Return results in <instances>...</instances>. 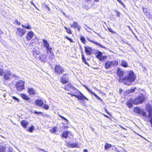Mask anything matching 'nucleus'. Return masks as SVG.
Returning <instances> with one entry per match:
<instances>
[{
	"mask_svg": "<svg viewBox=\"0 0 152 152\" xmlns=\"http://www.w3.org/2000/svg\"><path fill=\"white\" fill-rule=\"evenodd\" d=\"M57 127H54L51 128L50 131L51 133H54L57 131Z\"/></svg>",
	"mask_w": 152,
	"mask_h": 152,
	"instance_id": "2f4dec72",
	"label": "nucleus"
},
{
	"mask_svg": "<svg viewBox=\"0 0 152 152\" xmlns=\"http://www.w3.org/2000/svg\"><path fill=\"white\" fill-rule=\"evenodd\" d=\"M69 148H79L80 147V145L78 144L77 142H75L73 143H69L67 144Z\"/></svg>",
	"mask_w": 152,
	"mask_h": 152,
	"instance_id": "f3484780",
	"label": "nucleus"
},
{
	"mask_svg": "<svg viewBox=\"0 0 152 152\" xmlns=\"http://www.w3.org/2000/svg\"><path fill=\"white\" fill-rule=\"evenodd\" d=\"M4 80H9L11 79L10 77L12 75L10 70H7L4 73Z\"/></svg>",
	"mask_w": 152,
	"mask_h": 152,
	"instance_id": "1a4fd4ad",
	"label": "nucleus"
},
{
	"mask_svg": "<svg viewBox=\"0 0 152 152\" xmlns=\"http://www.w3.org/2000/svg\"><path fill=\"white\" fill-rule=\"evenodd\" d=\"M82 59L83 60V61L86 64H87V63L86 62V59L85 58V57H84V56L82 54Z\"/></svg>",
	"mask_w": 152,
	"mask_h": 152,
	"instance_id": "a19ab883",
	"label": "nucleus"
},
{
	"mask_svg": "<svg viewBox=\"0 0 152 152\" xmlns=\"http://www.w3.org/2000/svg\"><path fill=\"white\" fill-rule=\"evenodd\" d=\"M118 64V62L116 61H107L105 64V67L106 69H108L113 66H116Z\"/></svg>",
	"mask_w": 152,
	"mask_h": 152,
	"instance_id": "20e7f679",
	"label": "nucleus"
},
{
	"mask_svg": "<svg viewBox=\"0 0 152 152\" xmlns=\"http://www.w3.org/2000/svg\"><path fill=\"white\" fill-rule=\"evenodd\" d=\"M62 14H63V15H64L65 16V15H66L65 13L64 12H62Z\"/></svg>",
	"mask_w": 152,
	"mask_h": 152,
	"instance_id": "0e129e2a",
	"label": "nucleus"
},
{
	"mask_svg": "<svg viewBox=\"0 0 152 152\" xmlns=\"http://www.w3.org/2000/svg\"><path fill=\"white\" fill-rule=\"evenodd\" d=\"M43 102L41 100H36L35 102V104L39 106L42 107L43 104Z\"/></svg>",
	"mask_w": 152,
	"mask_h": 152,
	"instance_id": "412c9836",
	"label": "nucleus"
},
{
	"mask_svg": "<svg viewBox=\"0 0 152 152\" xmlns=\"http://www.w3.org/2000/svg\"><path fill=\"white\" fill-rule=\"evenodd\" d=\"M128 28H129V29L131 31H132V30L131 29L130 27L129 26H128Z\"/></svg>",
	"mask_w": 152,
	"mask_h": 152,
	"instance_id": "680f3d73",
	"label": "nucleus"
},
{
	"mask_svg": "<svg viewBox=\"0 0 152 152\" xmlns=\"http://www.w3.org/2000/svg\"><path fill=\"white\" fill-rule=\"evenodd\" d=\"M122 91V90L121 89H120V93H121Z\"/></svg>",
	"mask_w": 152,
	"mask_h": 152,
	"instance_id": "69168bd1",
	"label": "nucleus"
},
{
	"mask_svg": "<svg viewBox=\"0 0 152 152\" xmlns=\"http://www.w3.org/2000/svg\"><path fill=\"white\" fill-rule=\"evenodd\" d=\"M55 72L57 74H61L64 72V69L60 66L57 65L55 67Z\"/></svg>",
	"mask_w": 152,
	"mask_h": 152,
	"instance_id": "9d476101",
	"label": "nucleus"
},
{
	"mask_svg": "<svg viewBox=\"0 0 152 152\" xmlns=\"http://www.w3.org/2000/svg\"><path fill=\"white\" fill-rule=\"evenodd\" d=\"M104 115L106 117H107V118H108V116H107L106 115H104Z\"/></svg>",
	"mask_w": 152,
	"mask_h": 152,
	"instance_id": "338daca9",
	"label": "nucleus"
},
{
	"mask_svg": "<svg viewBox=\"0 0 152 152\" xmlns=\"http://www.w3.org/2000/svg\"><path fill=\"white\" fill-rule=\"evenodd\" d=\"M42 107L46 110H48L49 108V106L47 104H43Z\"/></svg>",
	"mask_w": 152,
	"mask_h": 152,
	"instance_id": "f704fd0d",
	"label": "nucleus"
},
{
	"mask_svg": "<svg viewBox=\"0 0 152 152\" xmlns=\"http://www.w3.org/2000/svg\"><path fill=\"white\" fill-rule=\"evenodd\" d=\"M111 146V145L108 143H106L105 145V149H108Z\"/></svg>",
	"mask_w": 152,
	"mask_h": 152,
	"instance_id": "c9c22d12",
	"label": "nucleus"
},
{
	"mask_svg": "<svg viewBox=\"0 0 152 152\" xmlns=\"http://www.w3.org/2000/svg\"><path fill=\"white\" fill-rule=\"evenodd\" d=\"M146 109L149 113L148 117H150L152 115V107L150 104H147L146 106Z\"/></svg>",
	"mask_w": 152,
	"mask_h": 152,
	"instance_id": "ddd939ff",
	"label": "nucleus"
},
{
	"mask_svg": "<svg viewBox=\"0 0 152 152\" xmlns=\"http://www.w3.org/2000/svg\"><path fill=\"white\" fill-rule=\"evenodd\" d=\"M93 31L95 33H96V34H97L98 35H99V36H100L99 35V34L97 33H96V32L95 31H94L93 30Z\"/></svg>",
	"mask_w": 152,
	"mask_h": 152,
	"instance_id": "bf43d9fd",
	"label": "nucleus"
},
{
	"mask_svg": "<svg viewBox=\"0 0 152 152\" xmlns=\"http://www.w3.org/2000/svg\"><path fill=\"white\" fill-rule=\"evenodd\" d=\"M114 148L116 149V150H115V151H117V152H120V151H118V149H117V148H115V147L114 146Z\"/></svg>",
	"mask_w": 152,
	"mask_h": 152,
	"instance_id": "6e6d98bb",
	"label": "nucleus"
},
{
	"mask_svg": "<svg viewBox=\"0 0 152 152\" xmlns=\"http://www.w3.org/2000/svg\"><path fill=\"white\" fill-rule=\"evenodd\" d=\"M70 132L68 131L64 132L62 134V137L65 138H67L68 134Z\"/></svg>",
	"mask_w": 152,
	"mask_h": 152,
	"instance_id": "cd10ccee",
	"label": "nucleus"
},
{
	"mask_svg": "<svg viewBox=\"0 0 152 152\" xmlns=\"http://www.w3.org/2000/svg\"><path fill=\"white\" fill-rule=\"evenodd\" d=\"M21 26L23 28H25L28 30H31L32 28L31 27L29 23H27L25 25L22 24Z\"/></svg>",
	"mask_w": 152,
	"mask_h": 152,
	"instance_id": "a878e982",
	"label": "nucleus"
},
{
	"mask_svg": "<svg viewBox=\"0 0 152 152\" xmlns=\"http://www.w3.org/2000/svg\"><path fill=\"white\" fill-rule=\"evenodd\" d=\"M25 29L21 28H18L16 30V35L18 37L21 38L26 33Z\"/></svg>",
	"mask_w": 152,
	"mask_h": 152,
	"instance_id": "7ed1b4c3",
	"label": "nucleus"
},
{
	"mask_svg": "<svg viewBox=\"0 0 152 152\" xmlns=\"http://www.w3.org/2000/svg\"><path fill=\"white\" fill-rule=\"evenodd\" d=\"M121 64L122 66L124 67H126L128 66V64L126 61L122 60L121 62Z\"/></svg>",
	"mask_w": 152,
	"mask_h": 152,
	"instance_id": "bb28decb",
	"label": "nucleus"
},
{
	"mask_svg": "<svg viewBox=\"0 0 152 152\" xmlns=\"http://www.w3.org/2000/svg\"><path fill=\"white\" fill-rule=\"evenodd\" d=\"M40 52L39 50H34L33 52V55L35 58H36L37 56L40 54Z\"/></svg>",
	"mask_w": 152,
	"mask_h": 152,
	"instance_id": "c756f323",
	"label": "nucleus"
},
{
	"mask_svg": "<svg viewBox=\"0 0 152 152\" xmlns=\"http://www.w3.org/2000/svg\"><path fill=\"white\" fill-rule=\"evenodd\" d=\"M136 78V76L134 75L133 72L132 71L128 72L126 76L124 78L121 77L119 79L120 82H123L126 85H130L132 82L134 81Z\"/></svg>",
	"mask_w": 152,
	"mask_h": 152,
	"instance_id": "f03ea898",
	"label": "nucleus"
},
{
	"mask_svg": "<svg viewBox=\"0 0 152 152\" xmlns=\"http://www.w3.org/2000/svg\"><path fill=\"white\" fill-rule=\"evenodd\" d=\"M61 81L63 84L67 83L69 80V75L67 74H64L61 76Z\"/></svg>",
	"mask_w": 152,
	"mask_h": 152,
	"instance_id": "9b49d317",
	"label": "nucleus"
},
{
	"mask_svg": "<svg viewBox=\"0 0 152 152\" xmlns=\"http://www.w3.org/2000/svg\"><path fill=\"white\" fill-rule=\"evenodd\" d=\"M105 112L107 113L108 114H109V113L107 111V110L106 109H105Z\"/></svg>",
	"mask_w": 152,
	"mask_h": 152,
	"instance_id": "052dcab7",
	"label": "nucleus"
},
{
	"mask_svg": "<svg viewBox=\"0 0 152 152\" xmlns=\"http://www.w3.org/2000/svg\"><path fill=\"white\" fill-rule=\"evenodd\" d=\"M47 56L45 54H43L40 56V59L41 61L45 62L47 59Z\"/></svg>",
	"mask_w": 152,
	"mask_h": 152,
	"instance_id": "5701e85b",
	"label": "nucleus"
},
{
	"mask_svg": "<svg viewBox=\"0 0 152 152\" xmlns=\"http://www.w3.org/2000/svg\"><path fill=\"white\" fill-rule=\"evenodd\" d=\"M27 92L30 95H35L37 92L35 89L32 87H29L27 89Z\"/></svg>",
	"mask_w": 152,
	"mask_h": 152,
	"instance_id": "4468645a",
	"label": "nucleus"
},
{
	"mask_svg": "<svg viewBox=\"0 0 152 152\" xmlns=\"http://www.w3.org/2000/svg\"><path fill=\"white\" fill-rule=\"evenodd\" d=\"M4 72L3 68H0V76H2L3 75Z\"/></svg>",
	"mask_w": 152,
	"mask_h": 152,
	"instance_id": "37998d69",
	"label": "nucleus"
},
{
	"mask_svg": "<svg viewBox=\"0 0 152 152\" xmlns=\"http://www.w3.org/2000/svg\"><path fill=\"white\" fill-rule=\"evenodd\" d=\"M42 112H37V111H35L34 112V113L35 114H42Z\"/></svg>",
	"mask_w": 152,
	"mask_h": 152,
	"instance_id": "603ef678",
	"label": "nucleus"
},
{
	"mask_svg": "<svg viewBox=\"0 0 152 152\" xmlns=\"http://www.w3.org/2000/svg\"><path fill=\"white\" fill-rule=\"evenodd\" d=\"M87 40L88 41L91 42H93V43L95 44L96 45H97L98 46H100V47H102V48H106L104 45H102L100 43H98V42H94V41H93L89 39H88Z\"/></svg>",
	"mask_w": 152,
	"mask_h": 152,
	"instance_id": "b1692460",
	"label": "nucleus"
},
{
	"mask_svg": "<svg viewBox=\"0 0 152 152\" xmlns=\"http://www.w3.org/2000/svg\"><path fill=\"white\" fill-rule=\"evenodd\" d=\"M144 96L142 95L141 96H140L133 100V103L136 104H141L144 101Z\"/></svg>",
	"mask_w": 152,
	"mask_h": 152,
	"instance_id": "0eeeda50",
	"label": "nucleus"
},
{
	"mask_svg": "<svg viewBox=\"0 0 152 152\" xmlns=\"http://www.w3.org/2000/svg\"><path fill=\"white\" fill-rule=\"evenodd\" d=\"M64 28L65 29L66 32H67L69 34H71L72 32L69 29L67 28L66 27L64 26Z\"/></svg>",
	"mask_w": 152,
	"mask_h": 152,
	"instance_id": "58836bf2",
	"label": "nucleus"
},
{
	"mask_svg": "<svg viewBox=\"0 0 152 152\" xmlns=\"http://www.w3.org/2000/svg\"><path fill=\"white\" fill-rule=\"evenodd\" d=\"M134 111L135 113H138L140 115H142V116L146 117H148L147 114L144 111L142 110H140L139 107H136L134 108Z\"/></svg>",
	"mask_w": 152,
	"mask_h": 152,
	"instance_id": "423d86ee",
	"label": "nucleus"
},
{
	"mask_svg": "<svg viewBox=\"0 0 152 152\" xmlns=\"http://www.w3.org/2000/svg\"><path fill=\"white\" fill-rule=\"evenodd\" d=\"M80 39L81 41L84 43H86V41L85 39L83 37H81L80 38Z\"/></svg>",
	"mask_w": 152,
	"mask_h": 152,
	"instance_id": "ea45409f",
	"label": "nucleus"
},
{
	"mask_svg": "<svg viewBox=\"0 0 152 152\" xmlns=\"http://www.w3.org/2000/svg\"><path fill=\"white\" fill-rule=\"evenodd\" d=\"M46 52L49 56V58L50 59H52L54 58V55L52 51V50H50V51H47Z\"/></svg>",
	"mask_w": 152,
	"mask_h": 152,
	"instance_id": "6ab92c4d",
	"label": "nucleus"
},
{
	"mask_svg": "<svg viewBox=\"0 0 152 152\" xmlns=\"http://www.w3.org/2000/svg\"><path fill=\"white\" fill-rule=\"evenodd\" d=\"M28 121L23 120L20 121V124L24 128H26L28 124Z\"/></svg>",
	"mask_w": 152,
	"mask_h": 152,
	"instance_id": "aec40b11",
	"label": "nucleus"
},
{
	"mask_svg": "<svg viewBox=\"0 0 152 152\" xmlns=\"http://www.w3.org/2000/svg\"><path fill=\"white\" fill-rule=\"evenodd\" d=\"M88 28H89L90 29H91L89 27H88V26L87 27V28H86V29L87 31H88V32H91L90 31L88 30Z\"/></svg>",
	"mask_w": 152,
	"mask_h": 152,
	"instance_id": "3c124183",
	"label": "nucleus"
},
{
	"mask_svg": "<svg viewBox=\"0 0 152 152\" xmlns=\"http://www.w3.org/2000/svg\"><path fill=\"white\" fill-rule=\"evenodd\" d=\"M43 46L46 48V52L50 50H52V47L50 46L49 43L45 39H42Z\"/></svg>",
	"mask_w": 152,
	"mask_h": 152,
	"instance_id": "6e6552de",
	"label": "nucleus"
},
{
	"mask_svg": "<svg viewBox=\"0 0 152 152\" xmlns=\"http://www.w3.org/2000/svg\"><path fill=\"white\" fill-rule=\"evenodd\" d=\"M34 39L36 40L37 41H38V38H37V37H35L34 38Z\"/></svg>",
	"mask_w": 152,
	"mask_h": 152,
	"instance_id": "4d7b16f0",
	"label": "nucleus"
},
{
	"mask_svg": "<svg viewBox=\"0 0 152 152\" xmlns=\"http://www.w3.org/2000/svg\"><path fill=\"white\" fill-rule=\"evenodd\" d=\"M15 23H16V24L18 25H20L21 24V23H20V22L18 21L17 20H15Z\"/></svg>",
	"mask_w": 152,
	"mask_h": 152,
	"instance_id": "a18cd8bd",
	"label": "nucleus"
},
{
	"mask_svg": "<svg viewBox=\"0 0 152 152\" xmlns=\"http://www.w3.org/2000/svg\"><path fill=\"white\" fill-rule=\"evenodd\" d=\"M136 88H132L130 90H128L126 91V92L127 94H130L131 92H133L135 91Z\"/></svg>",
	"mask_w": 152,
	"mask_h": 152,
	"instance_id": "473e14b6",
	"label": "nucleus"
},
{
	"mask_svg": "<svg viewBox=\"0 0 152 152\" xmlns=\"http://www.w3.org/2000/svg\"><path fill=\"white\" fill-rule=\"evenodd\" d=\"M117 73L118 75L120 77H121L119 78V79L121 77L122 78H123L121 77L122 76L124 75V72L122 71L120 69H118L117 70Z\"/></svg>",
	"mask_w": 152,
	"mask_h": 152,
	"instance_id": "7c9ffc66",
	"label": "nucleus"
},
{
	"mask_svg": "<svg viewBox=\"0 0 152 152\" xmlns=\"http://www.w3.org/2000/svg\"><path fill=\"white\" fill-rule=\"evenodd\" d=\"M83 86L88 91L90 92L92 94L94 95L96 97L98 98V99H101L100 98L98 97L94 93L92 92L88 88V87L86 86L83 85Z\"/></svg>",
	"mask_w": 152,
	"mask_h": 152,
	"instance_id": "4be33fe9",
	"label": "nucleus"
},
{
	"mask_svg": "<svg viewBox=\"0 0 152 152\" xmlns=\"http://www.w3.org/2000/svg\"><path fill=\"white\" fill-rule=\"evenodd\" d=\"M108 28V31L110 32H111V33H115V31H113V30L112 29V28H110L109 27V28Z\"/></svg>",
	"mask_w": 152,
	"mask_h": 152,
	"instance_id": "c03bdc74",
	"label": "nucleus"
},
{
	"mask_svg": "<svg viewBox=\"0 0 152 152\" xmlns=\"http://www.w3.org/2000/svg\"><path fill=\"white\" fill-rule=\"evenodd\" d=\"M85 52L88 55H91L92 51V48L88 46H86L84 47Z\"/></svg>",
	"mask_w": 152,
	"mask_h": 152,
	"instance_id": "dca6fc26",
	"label": "nucleus"
},
{
	"mask_svg": "<svg viewBox=\"0 0 152 152\" xmlns=\"http://www.w3.org/2000/svg\"><path fill=\"white\" fill-rule=\"evenodd\" d=\"M71 27H73L75 28H77L78 31H79L80 30V27L79 25L76 21H74L72 24H71Z\"/></svg>",
	"mask_w": 152,
	"mask_h": 152,
	"instance_id": "a211bd4d",
	"label": "nucleus"
},
{
	"mask_svg": "<svg viewBox=\"0 0 152 152\" xmlns=\"http://www.w3.org/2000/svg\"><path fill=\"white\" fill-rule=\"evenodd\" d=\"M115 12L116 13V15L118 17H119L120 15V12L118 11H115Z\"/></svg>",
	"mask_w": 152,
	"mask_h": 152,
	"instance_id": "09e8293b",
	"label": "nucleus"
},
{
	"mask_svg": "<svg viewBox=\"0 0 152 152\" xmlns=\"http://www.w3.org/2000/svg\"><path fill=\"white\" fill-rule=\"evenodd\" d=\"M143 11L145 15H148L149 14L148 12H147V9L146 8H143Z\"/></svg>",
	"mask_w": 152,
	"mask_h": 152,
	"instance_id": "4c0bfd02",
	"label": "nucleus"
},
{
	"mask_svg": "<svg viewBox=\"0 0 152 152\" xmlns=\"http://www.w3.org/2000/svg\"><path fill=\"white\" fill-rule=\"evenodd\" d=\"M84 152H88V151L86 149H84Z\"/></svg>",
	"mask_w": 152,
	"mask_h": 152,
	"instance_id": "13d9d810",
	"label": "nucleus"
},
{
	"mask_svg": "<svg viewBox=\"0 0 152 152\" xmlns=\"http://www.w3.org/2000/svg\"><path fill=\"white\" fill-rule=\"evenodd\" d=\"M88 28H89L90 29H91L89 27H88V26L87 27V28H86V29L87 31H88V32H91L90 31L88 30Z\"/></svg>",
	"mask_w": 152,
	"mask_h": 152,
	"instance_id": "8fccbe9b",
	"label": "nucleus"
},
{
	"mask_svg": "<svg viewBox=\"0 0 152 152\" xmlns=\"http://www.w3.org/2000/svg\"><path fill=\"white\" fill-rule=\"evenodd\" d=\"M12 98L15 101L17 102H18L19 101V99L15 96H12Z\"/></svg>",
	"mask_w": 152,
	"mask_h": 152,
	"instance_id": "79ce46f5",
	"label": "nucleus"
},
{
	"mask_svg": "<svg viewBox=\"0 0 152 152\" xmlns=\"http://www.w3.org/2000/svg\"><path fill=\"white\" fill-rule=\"evenodd\" d=\"M96 57L100 61L104 60L106 58L107 56H103L102 53L100 52H98L96 53Z\"/></svg>",
	"mask_w": 152,
	"mask_h": 152,
	"instance_id": "f8f14e48",
	"label": "nucleus"
},
{
	"mask_svg": "<svg viewBox=\"0 0 152 152\" xmlns=\"http://www.w3.org/2000/svg\"><path fill=\"white\" fill-rule=\"evenodd\" d=\"M133 99H129V100L127 101V105L129 108H131L132 107V103H133Z\"/></svg>",
	"mask_w": 152,
	"mask_h": 152,
	"instance_id": "393cba45",
	"label": "nucleus"
},
{
	"mask_svg": "<svg viewBox=\"0 0 152 152\" xmlns=\"http://www.w3.org/2000/svg\"><path fill=\"white\" fill-rule=\"evenodd\" d=\"M5 147L0 145V152H5Z\"/></svg>",
	"mask_w": 152,
	"mask_h": 152,
	"instance_id": "72a5a7b5",
	"label": "nucleus"
},
{
	"mask_svg": "<svg viewBox=\"0 0 152 152\" xmlns=\"http://www.w3.org/2000/svg\"><path fill=\"white\" fill-rule=\"evenodd\" d=\"M65 38L68 40H69L70 42H72V40L70 38H69L67 37H66Z\"/></svg>",
	"mask_w": 152,
	"mask_h": 152,
	"instance_id": "de8ad7c7",
	"label": "nucleus"
},
{
	"mask_svg": "<svg viewBox=\"0 0 152 152\" xmlns=\"http://www.w3.org/2000/svg\"><path fill=\"white\" fill-rule=\"evenodd\" d=\"M104 115L106 117H107V118H108V116H107L106 115H104Z\"/></svg>",
	"mask_w": 152,
	"mask_h": 152,
	"instance_id": "774afa93",
	"label": "nucleus"
},
{
	"mask_svg": "<svg viewBox=\"0 0 152 152\" xmlns=\"http://www.w3.org/2000/svg\"><path fill=\"white\" fill-rule=\"evenodd\" d=\"M20 95L22 98L25 100H28L29 99L28 96L26 95V94L22 93L20 94Z\"/></svg>",
	"mask_w": 152,
	"mask_h": 152,
	"instance_id": "c85d7f7f",
	"label": "nucleus"
},
{
	"mask_svg": "<svg viewBox=\"0 0 152 152\" xmlns=\"http://www.w3.org/2000/svg\"><path fill=\"white\" fill-rule=\"evenodd\" d=\"M34 33L32 31H28L26 35V38L28 41L30 40L33 37Z\"/></svg>",
	"mask_w": 152,
	"mask_h": 152,
	"instance_id": "2eb2a0df",
	"label": "nucleus"
},
{
	"mask_svg": "<svg viewBox=\"0 0 152 152\" xmlns=\"http://www.w3.org/2000/svg\"><path fill=\"white\" fill-rule=\"evenodd\" d=\"M72 93L73 92H76L73 89H72Z\"/></svg>",
	"mask_w": 152,
	"mask_h": 152,
	"instance_id": "e2e57ef3",
	"label": "nucleus"
},
{
	"mask_svg": "<svg viewBox=\"0 0 152 152\" xmlns=\"http://www.w3.org/2000/svg\"><path fill=\"white\" fill-rule=\"evenodd\" d=\"M59 116L61 118L64 120H66V119L65 118H64V117H63L62 116L59 115Z\"/></svg>",
	"mask_w": 152,
	"mask_h": 152,
	"instance_id": "864d4df0",
	"label": "nucleus"
},
{
	"mask_svg": "<svg viewBox=\"0 0 152 152\" xmlns=\"http://www.w3.org/2000/svg\"><path fill=\"white\" fill-rule=\"evenodd\" d=\"M34 126H30L28 129V131L31 132L34 129Z\"/></svg>",
	"mask_w": 152,
	"mask_h": 152,
	"instance_id": "e433bc0d",
	"label": "nucleus"
},
{
	"mask_svg": "<svg viewBox=\"0 0 152 152\" xmlns=\"http://www.w3.org/2000/svg\"><path fill=\"white\" fill-rule=\"evenodd\" d=\"M65 89L66 90H70V89H73L75 90V92H73L72 93L74 94H70L72 96H75L79 100H84L86 99L88 100V99L85 97L81 93L79 90L77 89L76 88L73 87L72 85L70 83H68L65 86Z\"/></svg>",
	"mask_w": 152,
	"mask_h": 152,
	"instance_id": "f257e3e1",
	"label": "nucleus"
},
{
	"mask_svg": "<svg viewBox=\"0 0 152 152\" xmlns=\"http://www.w3.org/2000/svg\"><path fill=\"white\" fill-rule=\"evenodd\" d=\"M122 6H125L124 4L122 2V1L121 0H117Z\"/></svg>",
	"mask_w": 152,
	"mask_h": 152,
	"instance_id": "49530a36",
	"label": "nucleus"
},
{
	"mask_svg": "<svg viewBox=\"0 0 152 152\" xmlns=\"http://www.w3.org/2000/svg\"><path fill=\"white\" fill-rule=\"evenodd\" d=\"M150 122L151 124V126L152 127V117H151V120H150Z\"/></svg>",
	"mask_w": 152,
	"mask_h": 152,
	"instance_id": "5fc2aeb1",
	"label": "nucleus"
},
{
	"mask_svg": "<svg viewBox=\"0 0 152 152\" xmlns=\"http://www.w3.org/2000/svg\"><path fill=\"white\" fill-rule=\"evenodd\" d=\"M25 82L22 80H20L16 83V85L17 89L18 91H21L24 89Z\"/></svg>",
	"mask_w": 152,
	"mask_h": 152,
	"instance_id": "39448f33",
	"label": "nucleus"
}]
</instances>
